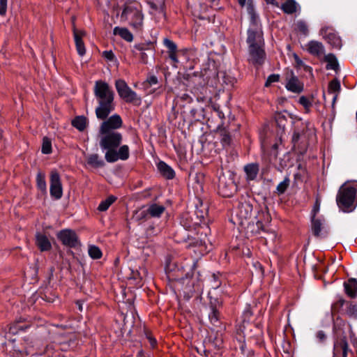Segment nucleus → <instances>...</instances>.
I'll list each match as a JSON object with an SVG mask.
<instances>
[{
	"instance_id": "1",
	"label": "nucleus",
	"mask_w": 357,
	"mask_h": 357,
	"mask_svg": "<svg viewBox=\"0 0 357 357\" xmlns=\"http://www.w3.org/2000/svg\"><path fill=\"white\" fill-rule=\"evenodd\" d=\"M100 146L106 151L105 158L108 162H115L119 160H126L130 156L128 145L119 146L123 140L121 132H100Z\"/></svg>"
},
{
	"instance_id": "2",
	"label": "nucleus",
	"mask_w": 357,
	"mask_h": 357,
	"mask_svg": "<svg viewBox=\"0 0 357 357\" xmlns=\"http://www.w3.org/2000/svg\"><path fill=\"white\" fill-rule=\"evenodd\" d=\"M94 95L98 100V107L96 109V114L99 119H105L114 110V92L108 84L98 80L94 86Z\"/></svg>"
},
{
	"instance_id": "3",
	"label": "nucleus",
	"mask_w": 357,
	"mask_h": 357,
	"mask_svg": "<svg viewBox=\"0 0 357 357\" xmlns=\"http://www.w3.org/2000/svg\"><path fill=\"white\" fill-rule=\"evenodd\" d=\"M121 18L123 20L128 21V24L134 30L140 31L143 29L144 16L140 5L126 4L123 8Z\"/></svg>"
},
{
	"instance_id": "4",
	"label": "nucleus",
	"mask_w": 357,
	"mask_h": 357,
	"mask_svg": "<svg viewBox=\"0 0 357 357\" xmlns=\"http://www.w3.org/2000/svg\"><path fill=\"white\" fill-rule=\"evenodd\" d=\"M247 12L250 18V26L248 31V43L249 45H264L262 31L259 24V17L252 4H248Z\"/></svg>"
},
{
	"instance_id": "5",
	"label": "nucleus",
	"mask_w": 357,
	"mask_h": 357,
	"mask_svg": "<svg viewBox=\"0 0 357 357\" xmlns=\"http://www.w3.org/2000/svg\"><path fill=\"white\" fill-rule=\"evenodd\" d=\"M252 205L248 202L241 203L236 212L239 224L244 226L248 231L255 232V219Z\"/></svg>"
},
{
	"instance_id": "6",
	"label": "nucleus",
	"mask_w": 357,
	"mask_h": 357,
	"mask_svg": "<svg viewBox=\"0 0 357 357\" xmlns=\"http://www.w3.org/2000/svg\"><path fill=\"white\" fill-rule=\"evenodd\" d=\"M356 192V188L351 186L343 185L340 188L336 201L337 206L342 211L350 212L354 210Z\"/></svg>"
},
{
	"instance_id": "7",
	"label": "nucleus",
	"mask_w": 357,
	"mask_h": 357,
	"mask_svg": "<svg viewBox=\"0 0 357 357\" xmlns=\"http://www.w3.org/2000/svg\"><path fill=\"white\" fill-rule=\"evenodd\" d=\"M116 89L119 96L126 102L139 105L141 103V98L128 86L123 79H118L115 82Z\"/></svg>"
},
{
	"instance_id": "8",
	"label": "nucleus",
	"mask_w": 357,
	"mask_h": 357,
	"mask_svg": "<svg viewBox=\"0 0 357 357\" xmlns=\"http://www.w3.org/2000/svg\"><path fill=\"white\" fill-rule=\"evenodd\" d=\"M122 125L121 116L119 114H114L100 124L99 132H119L116 130L121 128Z\"/></svg>"
},
{
	"instance_id": "9",
	"label": "nucleus",
	"mask_w": 357,
	"mask_h": 357,
	"mask_svg": "<svg viewBox=\"0 0 357 357\" xmlns=\"http://www.w3.org/2000/svg\"><path fill=\"white\" fill-rule=\"evenodd\" d=\"M236 190V186L231 178L221 175L218 180V192L222 197H231Z\"/></svg>"
},
{
	"instance_id": "10",
	"label": "nucleus",
	"mask_w": 357,
	"mask_h": 357,
	"mask_svg": "<svg viewBox=\"0 0 357 357\" xmlns=\"http://www.w3.org/2000/svg\"><path fill=\"white\" fill-rule=\"evenodd\" d=\"M264 45H249V61L253 64L261 65L264 63L266 54L264 50Z\"/></svg>"
},
{
	"instance_id": "11",
	"label": "nucleus",
	"mask_w": 357,
	"mask_h": 357,
	"mask_svg": "<svg viewBox=\"0 0 357 357\" xmlns=\"http://www.w3.org/2000/svg\"><path fill=\"white\" fill-rule=\"evenodd\" d=\"M50 195L56 199H59L63 195L61 178L56 171H52L50 175Z\"/></svg>"
},
{
	"instance_id": "12",
	"label": "nucleus",
	"mask_w": 357,
	"mask_h": 357,
	"mask_svg": "<svg viewBox=\"0 0 357 357\" xmlns=\"http://www.w3.org/2000/svg\"><path fill=\"white\" fill-rule=\"evenodd\" d=\"M58 238L62 243L68 247H75L78 244L77 236L71 229H63L57 234Z\"/></svg>"
},
{
	"instance_id": "13",
	"label": "nucleus",
	"mask_w": 357,
	"mask_h": 357,
	"mask_svg": "<svg viewBox=\"0 0 357 357\" xmlns=\"http://www.w3.org/2000/svg\"><path fill=\"white\" fill-rule=\"evenodd\" d=\"M303 125V128H305V132L300 130H295L292 137V142L295 144L298 142L301 138L310 139L315 135V129L310 122H305Z\"/></svg>"
},
{
	"instance_id": "14",
	"label": "nucleus",
	"mask_w": 357,
	"mask_h": 357,
	"mask_svg": "<svg viewBox=\"0 0 357 357\" xmlns=\"http://www.w3.org/2000/svg\"><path fill=\"white\" fill-rule=\"evenodd\" d=\"M165 207L162 205H158L157 204H153L149 206L147 209V213L146 211H139L136 213V218L141 219L145 218L147 214H149L151 217L158 218L161 215V214L164 212Z\"/></svg>"
},
{
	"instance_id": "15",
	"label": "nucleus",
	"mask_w": 357,
	"mask_h": 357,
	"mask_svg": "<svg viewBox=\"0 0 357 357\" xmlns=\"http://www.w3.org/2000/svg\"><path fill=\"white\" fill-rule=\"evenodd\" d=\"M285 87L288 91L296 93H299L303 91V84L292 73L291 77L287 78Z\"/></svg>"
},
{
	"instance_id": "16",
	"label": "nucleus",
	"mask_w": 357,
	"mask_h": 357,
	"mask_svg": "<svg viewBox=\"0 0 357 357\" xmlns=\"http://www.w3.org/2000/svg\"><path fill=\"white\" fill-rule=\"evenodd\" d=\"M311 222V228L313 234L317 237L324 236V232H326L325 220L321 218L312 217Z\"/></svg>"
},
{
	"instance_id": "17",
	"label": "nucleus",
	"mask_w": 357,
	"mask_h": 357,
	"mask_svg": "<svg viewBox=\"0 0 357 357\" xmlns=\"http://www.w3.org/2000/svg\"><path fill=\"white\" fill-rule=\"evenodd\" d=\"M348 344L345 338H342L334 344L333 357H347Z\"/></svg>"
},
{
	"instance_id": "18",
	"label": "nucleus",
	"mask_w": 357,
	"mask_h": 357,
	"mask_svg": "<svg viewBox=\"0 0 357 357\" xmlns=\"http://www.w3.org/2000/svg\"><path fill=\"white\" fill-rule=\"evenodd\" d=\"M307 52L317 57L324 54V47L321 43L316 40H311L307 44Z\"/></svg>"
},
{
	"instance_id": "19",
	"label": "nucleus",
	"mask_w": 357,
	"mask_h": 357,
	"mask_svg": "<svg viewBox=\"0 0 357 357\" xmlns=\"http://www.w3.org/2000/svg\"><path fill=\"white\" fill-rule=\"evenodd\" d=\"M36 243L40 251H48L51 249L52 245L47 237L41 233H37L36 235Z\"/></svg>"
},
{
	"instance_id": "20",
	"label": "nucleus",
	"mask_w": 357,
	"mask_h": 357,
	"mask_svg": "<svg viewBox=\"0 0 357 357\" xmlns=\"http://www.w3.org/2000/svg\"><path fill=\"white\" fill-rule=\"evenodd\" d=\"M262 218L259 217V219L255 223V231L254 233H259L261 229H263L266 225L268 224L271 221V218L268 212L262 211L261 215Z\"/></svg>"
},
{
	"instance_id": "21",
	"label": "nucleus",
	"mask_w": 357,
	"mask_h": 357,
	"mask_svg": "<svg viewBox=\"0 0 357 357\" xmlns=\"http://www.w3.org/2000/svg\"><path fill=\"white\" fill-rule=\"evenodd\" d=\"M158 169L159 170L160 173L165 176L167 179H172L175 176V172L173 170V169L169 166L167 164H166L163 161H160L158 163Z\"/></svg>"
},
{
	"instance_id": "22",
	"label": "nucleus",
	"mask_w": 357,
	"mask_h": 357,
	"mask_svg": "<svg viewBox=\"0 0 357 357\" xmlns=\"http://www.w3.org/2000/svg\"><path fill=\"white\" fill-rule=\"evenodd\" d=\"M244 171L246 174V178L248 181L255 180L259 172V165L257 163H251L244 167Z\"/></svg>"
},
{
	"instance_id": "23",
	"label": "nucleus",
	"mask_w": 357,
	"mask_h": 357,
	"mask_svg": "<svg viewBox=\"0 0 357 357\" xmlns=\"http://www.w3.org/2000/svg\"><path fill=\"white\" fill-rule=\"evenodd\" d=\"M113 33L114 35L119 36L127 42H132L133 40L132 33L126 27L115 26L113 29Z\"/></svg>"
},
{
	"instance_id": "24",
	"label": "nucleus",
	"mask_w": 357,
	"mask_h": 357,
	"mask_svg": "<svg viewBox=\"0 0 357 357\" xmlns=\"http://www.w3.org/2000/svg\"><path fill=\"white\" fill-rule=\"evenodd\" d=\"M87 164L94 168L102 167L105 165V162L100 158L98 154L93 153L86 156Z\"/></svg>"
},
{
	"instance_id": "25",
	"label": "nucleus",
	"mask_w": 357,
	"mask_h": 357,
	"mask_svg": "<svg viewBox=\"0 0 357 357\" xmlns=\"http://www.w3.org/2000/svg\"><path fill=\"white\" fill-rule=\"evenodd\" d=\"M73 35L77 51L80 56H83L86 52V49L83 40H81V36L77 33V29L75 26H73Z\"/></svg>"
},
{
	"instance_id": "26",
	"label": "nucleus",
	"mask_w": 357,
	"mask_h": 357,
	"mask_svg": "<svg viewBox=\"0 0 357 357\" xmlns=\"http://www.w3.org/2000/svg\"><path fill=\"white\" fill-rule=\"evenodd\" d=\"M344 288L346 293L350 297H356L357 295V280L354 278H351L347 282L344 283Z\"/></svg>"
},
{
	"instance_id": "27",
	"label": "nucleus",
	"mask_w": 357,
	"mask_h": 357,
	"mask_svg": "<svg viewBox=\"0 0 357 357\" xmlns=\"http://www.w3.org/2000/svg\"><path fill=\"white\" fill-rule=\"evenodd\" d=\"M298 7V4L295 0H287L280 6L283 12L287 14H293L296 13Z\"/></svg>"
},
{
	"instance_id": "28",
	"label": "nucleus",
	"mask_w": 357,
	"mask_h": 357,
	"mask_svg": "<svg viewBox=\"0 0 357 357\" xmlns=\"http://www.w3.org/2000/svg\"><path fill=\"white\" fill-rule=\"evenodd\" d=\"M215 302H217L216 303H213L212 301H211V312L208 314V319L211 321V322L215 325L219 319V312L217 309V305H220L221 302H219L218 301L215 300Z\"/></svg>"
},
{
	"instance_id": "29",
	"label": "nucleus",
	"mask_w": 357,
	"mask_h": 357,
	"mask_svg": "<svg viewBox=\"0 0 357 357\" xmlns=\"http://www.w3.org/2000/svg\"><path fill=\"white\" fill-rule=\"evenodd\" d=\"M328 29H322L321 32L324 37H326L328 42L331 43L334 47L340 48L342 45L341 39L337 36L334 33L329 32L327 33Z\"/></svg>"
},
{
	"instance_id": "30",
	"label": "nucleus",
	"mask_w": 357,
	"mask_h": 357,
	"mask_svg": "<svg viewBox=\"0 0 357 357\" xmlns=\"http://www.w3.org/2000/svg\"><path fill=\"white\" fill-rule=\"evenodd\" d=\"M158 84V80L157 77L155 75H150L147 77L146 81L143 82V86L145 90L148 91V93H151L154 92V90L151 89L153 86Z\"/></svg>"
},
{
	"instance_id": "31",
	"label": "nucleus",
	"mask_w": 357,
	"mask_h": 357,
	"mask_svg": "<svg viewBox=\"0 0 357 357\" xmlns=\"http://www.w3.org/2000/svg\"><path fill=\"white\" fill-rule=\"evenodd\" d=\"M325 61L327 62L326 69L336 70L338 68V63L336 57L332 54H328L325 56Z\"/></svg>"
},
{
	"instance_id": "32",
	"label": "nucleus",
	"mask_w": 357,
	"mask_h": 357,
	"mask_svg": "<svg viewBox=\"0 0 357 357\" xmlns=\"http://www.w3.org/2000/svg\"><path fill=\"white\" fill-rule=\"evenodd\" d=\"M36 183L38 188L43 192H46L47 184L45 174L38 172L36 175Z\"/></svg>"
},
{
	"instance_id": "33",
	"label": "nucleus",
	"mask_w": 357,
	"mask_h": 357,
	"mask_svg": "<svg viewBox=\"0 0 357 357\" xmlns=\"http://www.w3.org/2000/svg\"><path fill=\"white\" fill-rule=\"evenodd\" d=\"M86 119L84 116H79L75 118L73 121V126L79 131H82L86 126Z\"/></svg>"
},
{
	"instance_id": "34",
	"label": "nucleus",
	"mask_w": 357,
	"mask_h": 357,
	"mask_svg": "<svg viewBox=\"0 0 357 357\" xmlns=\"http://www.w3.org/2000/svg\"><path fill=\"white\" fill-rule=\"evenodd\" d=\"M88 252L89 256L94 259H98L102 257V251L96 245H90L89 247Z\"/></svg>"
},
{
	"instance_id": "35",
	"label": "nucleus",
	"mask_w": 357,
	"mask_h": 357,
	"mask_svg": "<svg viewBox=\"0 0 357 357\" xmlns=\"http://www.w3.org/2000/svg\"><path fill=\"white\" fill-rule=\"evenodd\" d=\"M196 201L197 203L195 204V213L197 216L201 219H204V217L207 215V208L206 207H204L203 208H199L198 206V204H200L201 206H202V202L199 198H196Z\"/></svg>"
},
{
	"instance_id": "36",
	"label": "nucleus",
	"mask_w": 357,
	"mask_h": 357,
	"mask_svg": "<svg viewBox=\"0 0 357 357\" xmlns=\"http://www.w3.org/2000/svg\"><path fill=\"white\" fill-rule=\"evenodd\" d=\"M116 198L109 197L105 201H102L98 206V209L100 211H105L108 209L110 205L115 201Z\"/></svg>"
},
{
	"instance_id": "37",
	"label": "nucleus",
	"mask_w": 357,
	"mask_h": 357,
	"mask_svg": "<svg viewBox=\"0 0 357 357\" xmlns=\"http://www.w3.org/2000/svg\"><path fill=\"white\" fill-rule=\"evenodd\" d=\"M296 29L304 36H307L308 34V26L304 21H298L296 24Z\"/></svg>"
},
{
	"instance_id": "38",
	"label": "nucleus",
	"mask_w": 357,
	"mask_h": 357,
	"mask_svg": "<svg viewBox=\"0 0 357 357\" xmlns=\"http://www.w3.org/2000/svg\"><path fill=\"white\" fill-rule=\"evenodd\" d=\"M289 182L290 181L289 178H285L282 182H280L276 188L278 193L283 194L289 185Z\"/></svg>"
},
{
	"instance_id": "39",
	"label": "nucleus",
	"mask_w": 357,
	"mask_h": 357,
	"mask_svg": "<svg viewBox=\"0 0 357 357\" xmlns=\"http://www.w3.org/2000/svg\"><path fill=\"white\" fill-rule=\"evenodd\" d=\"M52 151V144L50 140L47 138L44 137L43 140V145H42V153L44 154H49Z\"/></svg>"
},
{
	"instance_id": "40",
	"label": "nucleus",
	"mask_w": 357,
	"mask_h": 357,
	"mask_svg": "<svg viewBox=\"0 0 357 357\" xmlns=\"http://www.w3.org/2000/svg\"><path fill=\"white\" fill-rule=\"evenodd\" d=\"M340 89V84L338 80H333L330 82L328 86V91L330 93H336Z\"/></svg>"
},
{
	"instance_id": "41",
	"label": "nucleus",
	"mask_w": 357,
	"mask_h": 357,
	"mask_svg": "<svg viewBox=\"0 0 357 357\" xmlns=\"http://www.w3.org/2000/svg\"><path fill=\"white\" fill-rule=\"evenodd\" d=\"M347 313L349 317L357 319V304H350L347 307Z\"/></svg>"
},
{
	"instance_id": "42",
	"label": "nucleus",
	"mask_w": 357,
	"mask_h": 357,
	"mask_svg": "<svg viewBox=\"0 0 357 357\" xmlns=\"http://www.w3.org/2000/svg\"><path fill=\"white\" fill-rule=\"evenodd\" d=\"M278 236L275 231H272L267 234L266 236H264L266 243H275L278 239Z\"/></svg>"
},
{
	"instance_id": "43",
	"label": "nucleus",
	"mask_w": 357,
	"mask_h": 357,
	"mask_svg": "<svg viewBox=\"0 0 357 357\" xmlns=\"http://www.w3.org/2000/svg\"><path fill=\"white\" fill-rule=\"evenodd\" d=\"M163 43L166 47L168 49V52L176 51V45L171 40L168 38H165Z\"/></svg>"
},
{
	"instance_id": "44",
	"label": "nucleus",
	"mask_w": 357,
	"mask_h": 357,
	"mask_svg": "<svg viewBox=\"0 0 357 357\" xmlns=\"http://www.w3.org/2000/svg\"><path fill=\"white\" fill-rule=\"evenodd\" d=\"M298 102L307 111H308L312 106V102L305 96H301Z\"/></svg>"
},
{
	"instance_id": "45",
	"label": "nucleus",
	"mask_w": 357,
	"mask_h": 357,
	"mask_svg": "<svg viewBox=\"0 0 357 357\" xmlns=\"http://www.w3.org/2000/svg\"><path fill=\"white\" fill-rule=\"evenodd\" d=\"M280 76L279 75L272 74L269 75L266 81L265 86H268L273 82H277L279 81Z\"/></svg>"
},
{
	"instance_id": "46",
	"label": "nucleus",
	"mask_w": 357,
	"mask_h": 357,
	"mask_svg": "<svg viewBox=\"0 0 357 357\" xmlns=\"http://www.w3.org/2000/svg\"><path fill=\"white\" fill-rule=\"evenodd\" d=\"M7 10V0H0V15L6 14Z\"/></svg>"
},
{
	"instance_id": "47",
	"label": "nucleus",
	"mask_w": 357,
	"mask_h": 357,
	"mask_svg": "<svg viewBox=\"0 0 357 357\" xmlns=\"http://www.w3.org/2000/svg\"><path fill=\"white\" fill-rule=\"evenodd\" d=\"M320 209V203L318 200L316 201L314 207L311 212L312 217L315 218L316 215L318 213Z\"/></svg>"
},
{
	"instance_id": "48",
	"label": "nucleus",
	"mask_w": 357,
	"mask_h": 357,
	"mask_svg": "<svg viewBox=\"0 0 357 357\" xmlns=\"http://www.w3.org/2000/svg\"><path fill=\"white\" fill-rule=\"evenodd\" d=\"M230 142H231V138H230L229 135L226 132L224 133L222 135V144L228 145L230 144Z\"/></svg>"
},
{
	"instance_id": "49",
	"label": "nucleus",
	"mask_w": 357,
	"mask_h": 357,
	"mask_svg": "<svg viewBox=\"0 0 357 357\" xmlns=\"http://www.w3.org/2000/svg\"><path fill=\"white\" fill-rule=\"evenodd\" d=\"M102 55L105 59L109 61H112L114 57V55L112 51H105L103 52Z\"/></svg>"
},
{
	"instance_id": "50",
	"label": "nucleus",
	"mask_w": 357,
	"mask_h": 357,
	"mask_svg": "<svg viewBox=\"0 0 357 357\" xmlns=\"http://www.w3.org/2000/svg\"><path fill=\"white\" fill-rule=\"evenodd\" d=\"M168 54H169V57L173 62H174V63L178 62V60L176 56V51L168 52Z\"/></svg>"
},
{
	"instance_id": "51",
	"label": "nucleus",
	"mask_w": 357,
	"mask_h": 357,
	"mask_svg": "<svg viewBox=\"0 0 357 357\" xmlns=\"http://www.w3.org/2000/svg\"><path fill=\"white\" fill-rule=\"evenodd\" d=\"M148 3L153 10H160V12H162V6L158 7L155 3L151 1H149Z\"/></svg>"
},
{
	"instance_id": "52",
	"label": "nucleus",
	"mask_w": 357,
	"mask_h": 357,
	"mask_svg": "<svg viewBox=\"0 0 357 357\" xmlns=\"http://www.w3.org/2000/svg\"><path fill=\"white\" fill-rule=\"evenodd\" d=\"M213 284H212V287L213 289H217L218 287H219V286L220 285V282L219 281H218L217 278H216V276L215 275H213Z\"/></svg>"
},
{
	"instance_id": "53",
	"label": "nucleus",
	"mask_w": 357,
	"mask_h": 357,
	"mask_svg": "<svg viewBox=\"0 0 357 357\" xmlns=\"http://www.w3.org/2000/svg\"><path fill=\"white\" fill-rule=\"evenodd\" d=\"M134 48L140 52H143L144 50H145V47H144V45H143V44L135 45L134 46Z\"/></svg>"
},
{
	"instance_id": "54",
	"label": "nucleus",
	"mask_w": 357,
	"mask_h": 357,
	"mask_svg": "<svg viewBox=\"0 0 357 357\" xmlns=\"http://www.w3.org/2000/svg\"><path fill=\"white\" fill-rule=\"evenodd\" d=\"M268 4L273 5L276 7H279L278 3L275 0H264Z\"/></svg>"
},
{
	"instance_id": "55",
	"label": "nucleus",
	"mask_w": 357,
	"mask_h": 357,
	"mask_svg": "<svg viewBox=\"0 0 357 357\" xmlns=\"http://www.w3.org/2000/svg\"><path fill=\"white\" fill-rule=\"evenodd\" d=\"M77 33L81 36V40H82L83 36H85V32L82 30H77Z\"/></svg>"
},
{
	"instance_id": "56",
	"label": "nucleus",
	"mask_w": 357,
	"mask_h": 357,
	"mask_svg": "<svg viewBox=\"0 0 357 357\" xmlns=\"http://www.w3.org/2000/svg\"><path fill=\"white\" fill-rule=\"evenodd\" d=\"M238 2L241 6H244L245 5L246 0H238Z\"/></svg>"
},
{
	"instance_id": "57",
	"label": "nucleus",
	"mask_w": 357,
	"mask_h": 357,
	"mask_svg": "<svg viewBox=\"0 0 357 357\" xmlns=\"http://www.w3.org/2000/svg\"><path fill=\"white\" fill-rule=\"evenodd\" d=\"M77 305H78L79 310L82 311V305L80 303V301H77Z\"/></svg>"
},
{
	"instance_id": "58",
	"label": "nucleus",
	"mask_w": 357,
	"mask_h": 357,
	"mask_svg": "<svg viewBox=\"0 0 357 357\" xmlns=\"http://www.w3.org/2000/svg\"><path fill=\"white\" fill-rule=\"evenodd\" d=\"M195 187H196L197 188H199L201 190H202V184H201V183H199V182H197V185H196V186H195Z\"/></svg>"
},
{
	"instance_id": "59",
	"label": "nucleus",
	"mask_w": 357,
	"mask_h": 357,
	"mask_svg": "<svg viewBox=\"0 0 357 357\" xmlns=\"http://www.w3.org/2000/svg\"><path fill=\"white\" fill-rule=\"evenodd\" d=\"M150 342L152 346H154L155 344L156 343V341L153 339H150Z\"/></svg>"
},
{
	"instance_id": "60",
	"label": "nucleus",
	"mask_w": 357,
	"mask_h": 357,
	"mask_svg": "<svg viewBox=\"0 0 357 357\" xmlns=\"http://www.w3.org/2000/svg\"><path fill=\"white\" fill-rule=\"evenodd\" d=\"M319 335L320 338H324V334L322 333H319Z\"/></svg>"
},
{
	"instance_id": "61",
	"label": "nucleus",
	"mask_w": 357,
	"mask_h": 357,
	"mask_svg": "<svg viewBox=\"0 0 357 357\" xmlns=\"http://www.w3.org/2000/svg\"><path fill=\"white\" fill-rule=\"evenodd\" d=\"M145 57H146V54H145V53L142 52V59L143 60H144Z\"/></svg>"
},
{
	"instance_id": "62",
	"label": "nucleus",
	"mask_w": 357,
	"mask_h": 357,
	"mask_svg": "<svg viewBox=\"0 0 357 357\" xmlns=\"http://www.w3.org/2000/svg\"><path fill=\"white\" fill-rule=\"evenodd\" d=\"M336 98H337V95H335V96L333 97V102L335 101Z\"/></svg>"
}]
</instances>
